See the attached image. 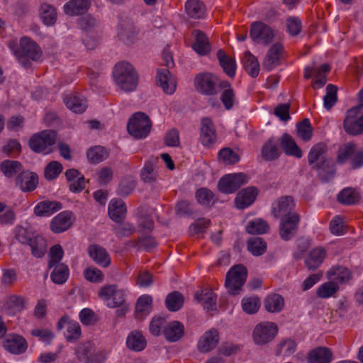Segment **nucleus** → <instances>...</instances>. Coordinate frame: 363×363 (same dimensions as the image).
<instances>
[{
	"label": "nucleus",
	"instance_id": "13d9d810",
	"mask_svg": "<svg viewBox=\"0 0 363 363\" xmlns=\"http://www.w3.org/2000/svg\"><path fill=\"white\" fill-rule=\"evenodd\" d=\"M40 15L43 21L47 26H52L56 21L57 13L55 9L50 4H43L41 5Z\"/></svg>",
	"mask_w": 363,
	"mask_h": 363
},
{
	"label": "nucleus",
	"instance_id": "b1692460",
	"mask_svg": "<svg viewBox=\"0 0 363 363\" xmlns=\"http://www.w3.org/2000/svg\"><path fill=\"white\" fill-rule=\"evenodd\" d=\"M218 333L215 329L206 332L199 339L198 349L201 352H207L216 347L218 342Z\"/></svg>",
	"mask_w": 363,
	"mask_h": 363
},
{
	"label": "nucleus",
	"instance_id": "49530a36",
	"mask_svg": "<svg viewBox=\"0 0 363 363\" xmlns=\"http://www.w3.org/2000/svg\"><path fill=\"white\" fill-rule=\"evenodd\" d=\"M327 278L335 282L343 283L350 279V272L342 266L334 267L327 272Z\"/></svg>",
	"mask_w": 363,
	"mask_h": 363
},
{
	"label": "nucleus",
	"instance_id": "ddd939ff",
	"mask_svg": "<svg viewBox=\"0 0 363 363\" xmlns=\"http://www.w3.org/2000/svg\"><path fill=\"white\" fill-rule=\"evenodd\" d=\"M300 216L298 213L290 214L281 218L279 235L284 241L291 240L297 233Z\"/></svg>",
	"mask_w": 363,
	"mask_h": 363
},
{
	"label": "nucleus",
	"instance_id": "c756f323",
	"mask_svg": "<svg viewBox=\"0 0 363 363\" xmlns=\"http://www.w3.org/2000/svg\"><path fill=\"white\" fill-rule=\"evenodd\" d=\"M279 140L275 138H269L262 146V156L266 161H273L280 155L278 147Z\"/></svg>",
	"mask_w": 363,
	"mask_h": 363
},
{
	"label": "nucleus",
	"instance_id": "5fc2aeb1",
	"mask_svg": "<svg viewBox=\"0 0 363 363\" xmlns=\"http://www.w3.org/2000/svg\"><path fill=\"white\" fill-rule=\"evenodd\" d=\"M269 229V226L268 223L261 218L250 221L246 226V231L252 235L264 234L266 233Z\"/></svg>",
	"mask_w": 363,
	"mask_h": 363
},
{
	"label": "nucleus",
	"instance_id": "338daca9",
	"mask_svg": "<svg viewBox=\"0 0 363 363\" xmlns=\"http://www.w3.org/2000/svg\"><path fill=\"white\" fill-rule=\"evenodd\" d=\"M213 193L206 188H201L196 192L197 201L203 206H210L213 203Z\"/></svg>",
	"mask_w": 363,
	"mask_h": 363
},
{
	"label": "nucleus",
	"instance_id": "680f3d73",
	"mask_svg": "<svg viewBox=\"0 0 363 363\" xmlns=\"http://www.w3.org/2000/svg\"><path fill=\"white\" fill-rule=\"evenodd\" d=\"M218 159L225 164H234L239 162L240 157L231 148L224 147L218 152Z\"/></svg>",
	"mask_w": 363,
	"mask_h": 363
},
{
	"label": "nucleus",
	"instance_id": "f704fd0d",
	"mask_svg": "<svg viewBox=\"0 0 363 363\" xmlns=\"http://www.w3.org/2000/svg\"><path fill=\"white\" fill-rule=\"evenodd\" d=\"M194 35L196 39L192 45L193 49L200 55L208 54L210 52L211 48L206 34L199 30H196Z\"/></svg>",
	"mask_w": 363,
	"mask_h": 363
},
{
	"label": "nucleus",
	"instance_id": "9b49d317",
	"mask_svg": "<svg viewBox=\"0 0 363 363\" xmlns=\"http://www.w3.org/2000/svg\"><path fill=\"white\" fill-rule=\"evenodd\" d=\"M98 294L105 301H110L112 298V301L107 303L109 308L121 307L125 303V292L119 289L116 284L104 286L99 290Z\"/></svg>",
	"mask_w": 363,
	"mask_h": 363
},
{
	"label": "nucleus",
	"instance_id": "473e14b6",
	"mask_svg": "<svg viewBox=\"0 0 363 363\" xmlns=\"http://www.w3.org/2000/svg\"><path fill=\"white\" fill-rule=\"evenodd\" d=\"M90 6L89 0H71L64 6V11L70 16L85 12Z\"/></svg>",
	"mask_w": 363,
	"mask_h": 363
},
{
	"label": "nucleus",
	"instance_id": "5701e85b",
	"mask_svg": "<svg viewBox=\"0 0 363 363\" xmlns=\"http://www.w3.org/2000/svg\"><path fill=\"white\" fill-rule=\"evenodd\" d=\"M216 133L212 121L208 118H203L201 127V142L205 146H210L215 143Z\"/></svg>",
	"mask_w": 363,
	"mask_h": 363
},
{
	"label": "nucleus",
	"instance_id": "dca6fc26",
	"mask_svg": "<svg viewBox=\"0 0 363 363\" xmlns=\"http://www.w3.org/2000/svg\"><path fill=\"white\" fill-rule=\"evenodd\" d=\"M38 184V176L36 173L29 170H22L16 176V186L23 192L34 191Z\"/></svg>",
	"mask_w": 363,
	"mask_h": 363
},
{
	"label": "nucleus",
	"instance_id": "0eeeda50",
	"mask_svg": "<svg viewBox=\"0 0 363 363\" xmlns=\"http://www.w3.org/2000/svg\"><path fill=\"white\" fill-rule=\"evenodd\" d=\"M278 333L277 325L272 322H262L257 324L252 333V338L257 345H264L271 342Z\"/></svg>",
	"mask_w": 363,
	"mask_h": 363
},
{
	"label": "nucleus",
	"instance_id": "c03bdc74",
	"mask_svg": "<svg viewBox=\"0 0 363 363\" xmlns=\"http://www.w3.org/2000/svg\"><path fill=\"white\" fill-rule=\"evenodd\" d=\"M243 67L252 77H256L259 74V64L258 60L257 57L248 50L245 52Z\"/></svg>",
	"mask_w": 363,
	"mask_h": 363
},
{
	"label": "nucleus",
	"instance_id": "4468645a",
	"mask_svg": "<svg viewBox=\"0 0 363 363\" xmlns=\"http://www.w3.org/2000/svg\"><path fill=\"white\" fill-rule=\"evenodd\" d=\"M294 208L295 203L292 196H281L273 203L272 214L277 218L289 216L290 214L297 213Z\"/></svg>",
	"mask_w": 363,
	"mask_h": 363
},
{
	"label": "nucleus",
	"instance_id": "0e129e2a",
	"mask_svg": "<svg viewBox=\"0 0 363 363\" xmlns=\"http://www.w3.org/2000/svg\"><path fill=\"white\" fill-rule=\"evenodd\" d=\"M337 88L335 85L332 84H328L326 86V94L323 98L324 101V107L327 110H330L337 102Z\"/></svg>",
	"mask_w": 363,
	"mask_h": 363
},
{
	"label": "nucleus",
	"instance_id": "1a4fd4ad",
	"mask_svg": "<svg viewBox=\"0 0 363 363\" xmlns=\"http://www.w3.org/2000/svg\"><path fill=\"white\" fill-rule=\"evenodd\" d=\"M249 177L243 173L223 176L218 183V189L224 194H232L248 182Z\"/></svg>",
	"mask_w": 363,
	"mask_h": 363
},
{
	"label": "nucleus",
	"instance_id": "a211bd4d",
	"mask_svg": "<svg viewBox=\"0 0 363 363\" xmlns=\"http://www.w3.org/2000/svg\"><path fill=\"white\" fill-rule=\"evenodd\" d=\"M72 213L63 211L57 214L50 222V229L55 233H60L68 230L72 224Z\"/></svg>",
	"mask_w": 363,
	"mask_h": 363
},
{
	"label": "nucleus",
	"instance_id": "69168bd1",
	"mask_svg": "<svg viewBox=\"0 0 363 363\" xmlns=\"http://www.w3.org/2000/svg\"><path fill=\"white\" fill-rule=\"evenodd\" d=\"M136 186V182L132 178L123 179L118 187L117 193L121 196L130 195Z\"/></svg>",
	"mask_w": 363,
	"mask_h": 363
},
{
	"label": "nucleus",
	"instance_id": "f257e3e1",
	"mask_svg": "<svg viewBox=\"0 0 363 363\" xmlns=\"http://www.w3.org/2000/svg\"><path fill=\"white\" fill-rule=\"evenodd\" d=\"M327 151V145L319 143L311 147L308 155V164L318 171L320 177L325 182L331 179L335 174L334 162L325 156Z\"/></svg>",
	"mask_w": 363,
	"mask_h": 363
},
{
	"label": "nucleus",
	"instance_id": "2f4dec72",
	"mask_svg": "<svg viewBox=\"0 0 363 363\" xmlns=\"http://www.w3.org/2000/svg\"><path fill=\"white\" fill-rule=\"evenodd\" d=\"M64 101L69 109L77 113H83L88 106L86 99L79 95L67 96Z\"/></svg>",
	"mask_w": 363,
	"mask_h": 363
},
{
	"label": "nucleus",
	"instance_id": "79ce46f5",
	"mask_svg": "<svg viewBox=\"0 0 363 363\" xmlns=\"http://www.w3.org/2000/svg\"><path fill=\"white\" fill-rule=\"evenodd\" d=\"M0 170L6 177L11 178L21 172L23 165L18 161L6 160L1 162Z\"/></svg>",
	"mask_w": 363,
	"mask_h": 363
},
{
	"label": "nucleus",
	"instance_id": "ea45409f",
	"mask_svg": "<svg viewBox=\"0 0 363 363\" xmlns=\"http://www.w3.org/2000/svg\"><path fill=\"white\" fill-rule=\"evenodd\" d=\"M62 204L56 201H45L39 203L34 208V213L37 216H49L59 211Z\"/></svg>",
	"mask_w": 363,
	"mask_h": 363
},
{
	"label": "nucleus",
	"instance_id": "bb28decb",
	"mask_svg": "<svg viewBox=\"0 0 363 363\" xmlns=\"http://www.w3.org/2000/svg\"><path fill=\"white\" fill-rule=\"evenodd\" d=\"M126 206L121 199H113L108 204V216L116 223H121L125 217Z\"/></svg>",
	"mask_w": 363,
	"mask_h": 363
},
{
	"label": "nucleus",
	"instance_id": "412c9836",
	"mask_svg": "<svg viewBox=\"0 0 363 363\" xmlns=\"http://www.w3.org/2000/svg\"><path fill=\"white\" fill-rule=\"evenodd\" d=\"M284 48L280 43L274 44L269 50L263 62V67L271 70L280 64Z\"/></svg>",
	"mask_w": 363,
	"mask_h": 363
},
{
	"label": "nucleus",
	"instance_id": "de8ad7c7",
	"mask_svg": "<svg viewBox=\"0 0 363 363\" xmlns=\"http://www.w3.org/2000/svg\"><path fill=\"white\" fill-rule=\"evenodd\" d=\"M50 274L51 280L56 284H62L68 279L69 269L65 264H55Z\"/></svg>",
	"mask_w": 363,
	"mask_h": 363
},
{
	"label": "nucleus",
	"instance_id": "a18cd8bd",
	"mask_svg": "<svg viewBox=\"0 0 363 363\" xmlns=\"http://www.w3.org/2000/svg\"><path fill=\"white\" fill-rule=\"evenodd\" d=\"M184 298L178 291L169 293L165 298V306L172 312L179 311L183 306Z\"/></svg>",
	"mask_w": 363,
	"mask_h": 363
},
{
	"label": "nucleus",
	"instance_id": "e433bc0d",
	"mask_svg": "<svg viewBox=\"0 0 363 363\" xmlns=\"http://www.w3.org/2000/svg\"><path fill=\"white\" fill-rule=\"evenodd\" d=\"M325 257V251L323 248L318 247L312 250L305 259L306 267L310 270L317 269L323 262Z\"/></svg>",
	"mask_w": 363,
	"mask_h": 363
},
{
	"label": "nucleus",
	"instance_id": "a878e982",
	"mask_svg": "<svg viewBox=\"0 0 363 363\" xmlns=\"http://www.w3.org/2000/svg\"><path fill=\"white\" fill-rule=\"evenodd\" d=\"M333 357V352L329 348L318 347L308 352L307 362L308 363H330Z\"/></svg>",
	"mask_w": 363,
	"mask_h": 363
},
{
	"label": "nucleus",
	"instance_id": "8fccbe9b",
	"mask_svg": "<svg viewBox=\"0 0 363 363\" xmlns=\"http://www.w3.org/2000/svg\"><path fill=\"white\" fill-rule=\"evenodd\" d=\"M30 247L32 255L40 258L44 256L46 251V241L41 236H34L28 245Z\"/></svg>",
	"mask_w": 363,
	"mask_h": 363
},
{
	"label": "nucleus",
	"instance_id": "3c124183",
	"mask_svg": "<svg viewBox=\"0 0 363 363\" xmlns=\"http://www.w3.org/2000/svg\"><path fill=\"white\" fill-rule=\"evenodd\" d=\"M247 250L254 256H260L265 252L267 250V244L260 238H251L247 241Z\"/></svg>",
	"mask_w": 363,
	"mask_h": 363
},
{
	"label": "nucleus",
	"instance_id": "cd10ccee",
	"mask_svg": "<svg viewBox=\"0 0 363 363\" xmlns=\"http://www.w3.org/2000/svg\"><path fill=\"white\" fill-rule=\"evenodd\" d=\"M135 33V27L130 19H126L119 23L118 36L124 43H132Z\"/></svg>",
	"mask_w": 363,
	"mask_h": 363
},
{
	"label": "nucleus",
	"instance_id": "4be33fe9",
	"mask_svg": "<svg viewBox=\"0 0 363 363\" xmlns=\"http://www.w3.org/2000/svg\"><path fill=\"white\" fill-rule=\"evenodd\" d=\"M158 162V157L154 156L150 157L146 160L140 172V177L144 182L153 183L156 181L157 176V166Z\"/></svg>",
	"mask_w": 363,
	"mask_h": 363
},
{
	"label": "nucleus",
	"instance_id": "f3484780",
	"mask_svg": "<svg viewBox=\"0 0 363 363\" xmlns=\"http://www.w3.org/2000/svg\"><path fill=\"white\" fill-rule=\"evenodd\" d=\"M157 85L167 94H172L176 90V79L168 69H158L156 76Z\"/></svg>",
	"mask_w": 363,
	"mask_h": 363
},
{
	"label": "nucleus",
	"instance_id": "39448f33",
	"mask_svg": "<svg viewBox=\"0 0 363 363\" xmlns=\"http://www.w3.org/2000/svg\"><path fill=\"white\" fill-rule=\"evenodd\" d=\"M342 125L345 132L349 135L357 136L363 134V108L356 106L348 109Z\"/></svg>",
	"mask_w": 363,
	"mask_h": 363
},
{
	"label": "nucleus",
	"instance_id": "a19ab883",
	"mask_svg": "<svg viewBox=\"0 0 363 363\" xmlns=\"http://www.w3.org/2000/svg\"><path fill=\"white\" fill-rule=\"evenodd\" d=\"M185 10L187 15L194 18H203L206 13V6L201 0H188Z\"/></svg>",
	"mask_w": 363,
	"mask_h": 363
},
{
	"label": "nucleus",
	"instance_id": "e2e57ef3",
	"mask_svg": "<svg viewBox=\"0 0 363 363\" xmlns=\"http://www.w3.org/2000/svg\"><path fill=\"white\" fill-rule=\"evenodd\" d=\"M63 167L61 163L57 161H51L45 167V178L49 181L53 180L58 177Z\"/></svg>",
	"mask_w": 363,
	"mask_h": 363
},
{
	"label": "nucleus",
	"instance_id": "052dcab7",
	"mask_svg": "<svg viewBox=\"0 0 363 363\" xmlns=\"http://www.w3.org/2000/svg\"><path fill=\"white\" fill-rule=\"evenodd\" d=\"M339 289L337 284L333 280L321 284L318 290L317 295L322 298H327L334 295Z\"/></svg>",
	"mask_w": 363,
	"mask_h": 363
},
{
	"label": "nucleus",
	"instance_id": "09e8293b",
	"mask_svg": "<svg viewBox=\"0 0 363 363\" xmlns=\"http://www.w3.org/2000/svg\"><path fill=\"white\" fill-rule=\"evenodd\" d=\"M357 150V145L354 143H347L339 147L337 157V162L340 164H345L348 159H351Z\"/></svg>",
	"mask_w": 363,
	"mask_h": 363
},
{
	"label": "nucleus",
	"instance_id": "864d4df0",
	"mask_svg": "<svg viewBox=\"0 0 363 363\" xmlns=\"http://www.w3.org/2000/svg\"><path fill=\"white\" fill-rule=\"evenodd\" d=\"M358 193L351 188L344 189L341 191L337 197V201L345 205H352L359 201Z\"/></svg>",
	"mask_w": 363,
	"mask_h": 363
},
{
	"label": "nucleus",
	"instance_id": "c85d7f7f",
	"mask_svg": "<svg viewBox=\"0 0 363 363\" xmlns=\"http://www.w3.org/2000/svg\"><path fill=\"white\" fill-rule=\"evenodd\" d=\"M195 298L201 303L204 309L214 311L216 309V295L211 289H205L195 294Z\"/></svg>",
	"mask_w": 363,
	"mask_h": 363
},
{
	"label": "nucleus",
	"instance_id": "9d476101",
	"mask_svg": "<svg viewBox=\"0 0 363 363\" xmlns=\"http://www.w3.org/2000/svg\"><path fill=\"white\" fill-rule=\"evenodd\" d=\"M196 90L203 95L212 96L219 92L216 78L211 73L198 74L194 79Z\"/></svg>",
	"mask_w": 363,
	"mask_h": 363
},
{
	"label": "nucleus",
	"instance_id": "423d86ee",
	"mask_svg": "<svg viewBox=\"0 0 363 363\" xmlns=\"http://www.w3.org/2000/svg\"><path fill=\"white\" fill-rule=\"evenodd\" d=\"M247 269L242 264L233 266L227 273L225 286L231 295H238L246 281Z\"/></svg>",
	"mask_w": 363,
	"mask_h": 363
},
{
	"label": "nucleus",
	"instance_id": "37998d69",
	"mask_svg": "<svg viewBox=\"0 0 363 363\" xmlns=\"http://www.w3.org/2000/svg\"><path fill=\"white\" fill-rule=\"evenodd\" d=\"M265 309L269 313L280 312L284 306V298L277 294L269 295L264 301Z\"/></svg>",
	"mask_w": 363,
	"mask_h": 363
},
{
	"label": "nucleus",
	"instance_id": "20e7f679",
	"mask_svg": "<svg viewBox=\"0 0 363 363\" xmlns=\"http://www.w3.org/2000/svg\"><path fill=\"white\" fill-rule=\"evenodd\" d=\"M152 123L147 114L143 112L134 113L129 119L127 130L136 139L146 138L150 132Z\"/></svg>",
	"mask_w": 363,
	"mask_h": 363
},
{
	"label": "nucleus",
	"instance_id": "603ef678",
	"mask_svg": "<svg viewBox=\"0 0 363 363\" xmlns=\"http://www.w3.org/2000/svg\"><path fill=\"white\" fill-rule=\"evenodd\" d=\"M86 157L93 164L99 163L108 157V152L102 146H95L88 150Z\"/></svg>",
	"mask_w": 363,
	"mask_h": 363
},
{
	"label": "nucleus",
	"instance_id": "6e6d98bb",
	"mask_svg": "<svg viewBox=\"0 0 363 363\" xmlns=\"http://www.w3.org/2000/svg\"><path fill=\"white\" fill-rule=\"evenodd\" d=\"M313 127L309 119L304 118L296 125L297 135L303 141H309L313 135Z\"/></svg>",
	"mask_w": 363,
	"mask_h": 363
},
{
	"label": "nucleus",
	"instance_id": "bf43d9fd",
	"mask_svg": "<svg viewBox=\"0 0 363 363\" xmlns=\"http://www.w3.org/2000/svg\"><path fill=\"white\" fill-rule=\"evenodd\" d=\"M6 305L10 313L16 314L25 308V299L19 296L11 295L6 301Z\"/></svg>",
	"mask_w": 363,
	"mask_h": 363
},
{
	"label": "nucleus",
	"instance_id": "58836bf2",
	"mask_svg": "<svg viewBox=\"0 0 363 363\" xmlns=\"http://www.w3.org/2000/svg\"><path fill=\"white\" fill-rule=\"evenodd\" d=\"M217 57L223 71L230 77H233L235 74L236 70V64L235 60L227 55L226 53L221 49L218 50Z\"/></svg>",
	"mask_w": 363,
	"mask_h": 363
},
{
	"label": "nucleus",
	"instance_id": "6ab92c4d",
	"mask_svg": "<svg viewBox=\"0 0 363 363\" xmlns=\"http://www.w3.org/2000/svg\"><path fill=\"white\" fill-rule=\"evenodd\" d=\"M257 194L258 189L255 186L242 189L235 199L236 207L239 209H244L250 206L255 201Z\"/></svg>",
	"mask_w": 363,
	"mask_h": 363
},
{
	"label": "nucleus",
	"instance_id": "7ed1b4c3",
	"mask_svg": "<svg viewBox=\"0 0 363 363\" xmlns=\"http://www.w3.org/2000/svg\"><path fill=\"white\" fill-rule=\"evenodd\" d=\"M40 48L30 38L24 37L20 40V51L16 52L18 62L26 68L31 66L30 60L37 61L42 56Z\"/></svg>",
	"mask_w": 363,
	"mask_h": 363
},
{
	"label": "nucleus",
	"instance_id": "c9c22d12",
	"mask_svg": "<svg viewBox=\"0 0 363 363\" xmlns=\"http://www.w3.org/2000/svg\"><path fill=\"white\" fill-rule=\"evenodd\" d=\"M152 298L149 295H143L139 297L135 305V314L138 319H143L148 315L152 310Z\"/></svg>",
	"mask_w": 363,
	"mask_h": 363
},
{
	"label": "nucleus",
	"instance_id": "72a5a7b5",
	"mask_svg": "<svg viewBox=\"0 0 363 363\" xmlns=\"http://www.w3.org/2000/svg\"><path fill=\"white\" fill-rule=\"evenodd\" d=\"M4 346L6 350L16 354L24 352L28 347L26 340L20 335H13L8 339Z\"/></svg>",
	"mask_w": 363,
	"mask_h": 363
},
{
	"label": "nucleus",
	"instance_id": "6e6552de",
	"mask_svg": "<svg viewBox=\"0 0 363 363\" xmlns=\"http://www.w3.org/2000/svg\"><path fill=\"white\" fill-rule=\"evenodd\" d=\"M57 133L55 130H46L33 135L29 140V147L37 153H40L54 145L56 142Z\"/></svg>",
	"mask_w": 363,
	"mask_h": 363
},
{
	"label": "nucleus",
	"instance_id": "393cba45",
	"mask_svg": "<svg viewBox=\"0 0 363 363\" xmlns=\"http://www.w3.org/2000/svg\"><path fill=\"white\" fill-rule=\"evenodd\" d=\"M163 334L168 342L179 341L184 335V326L179 321H172L164 327Z\"/></svg>",
	"mask_w": 363,
	"mask_h": 363
},
{
	"label": "nucleus",
	"instance_id": "2eb2a0df",
	"mask_svg": "<svg viewBox=\"0 0 363 363\" xmlns=\"http://www.w3.org/2000/svg\"><path fill=\"white\" fill-rule=\"evenodd\" d=\"M67 328V335H65L68 342H75L79 339L81 336V328L79 323L71 319L67 315H63L57 323V329L58 330Z\"/></svg>",
	"mask_w": 363,
	"mask_h": 363
},
{
	"label": "nucleus",
	"instance_id": "4d7b16f0",
	"mask_svg": "<svg viewBox=\"0 0 363 363\" xmlns=\"http://www.w3.org/2000/svg\"><path fill=\"white\" fill-rule=\"evenodd\" d=\"M260 305V299L257 296L244 297L242 300V308L247 314L256 313Z\"/></svg>",
	"mask_w": 363,
	"mask_h": 363
},
{
	"label": "nucleus",
	"instance_id": "774afa93",
	"mask_svg": "<svg viewBox=\"0 0 363 363\" xmlns=\"http://www.w3.org/2000/svg\"><path fill=\"white\" fill-rule=\"evenodd\" d=\"M34 238L33 233L23 226H16L15 229V238L22 244L28 245Z\"/></svg>",
	"mask_w": 363,
	"mask_h": 363
},
{
	"label": "nucleus",
	"instance_id": "f8f14e48",
	"mask_svg": "<svg viewBox=\"0 0 363 363\" xmlns=\"http://www.w3.org/2000/svg\"><path fill=\"white\" fill-rule=\"evenodd\" d=\"M250 36L255 43L267 45L272 41L274 35L269 26L261 21H255L251 24Z\"/></svg>",
	"mask_w": 363,
	"mask_h": 363
},
{
	"label": "nucleus",
	"instance_id": "f03ea898",
	"mask_svg": "<svg viewBox=\"0 0 363 363\" xmlns=\"http://www.w3.org/2000/svg\"><path fill=\"white\" fill-rule=\"evenodd\" d=\"M113 77L116 84L124 91H132L138 85V74L133 66L128 62L118 63L115 65Z\"/></svg>",
	"mask_w": 363,
	"mask_h": 363
},
{
	"label": "nucleus",
	"instance_id": "7c9ffc66",
	"mask_svg": "<svg viewBox=\"0 0 363 363\" xmlns=\"http://www.w3.org/2000/svg\"><path fill=\"white\" fill-rule=\"evenodd\" d=\"M280 144L286 155L294 156L298 158L302 157L301 150L297 145L293 138L288 133H284L281 136Z\"/></svg>",
	"mask_w": 363,
	"mask_h": 363
},
{
	"label": "nucleus",
	"instance_id": "aec40b11",
	"mask_svg": "<svg viewBox=\"0 0 363 363\" xmlns=\"http://www.w3.org/2000/svg\"><path fill=\"white\" fill-rule=\"evenodd\" d=\"M89 257L99 265L107 267L111 264V257L106 250L97 245H90L88 247Z\"/></svg>",
	"mask_w": 363,
	"mask_h": 363
},
{
	"label": "nucleus",
	"instance_id": "4c0bfd02",
	"mask_svg": "<svg viewBox=\"0 0 363 363\" xmlns=\"http://www.w3.org/2000/svg\"><path fill=\"white\" fill-rule=\"evenodd\" d=\"M146 340L142 333L135 330L131 332L126 340L128 348L131 350L140 352L143 350L146 347Z\"/></svg>",
	"mask_w": 363,
	"mask_h": 363
}]
</instances>
